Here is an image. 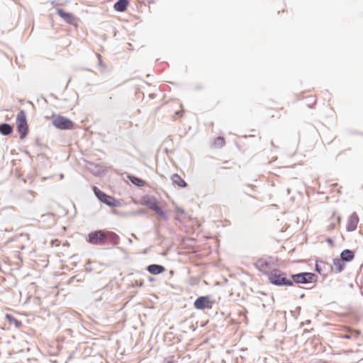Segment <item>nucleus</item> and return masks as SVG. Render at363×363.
<instances>
[{"label":"nucleus","mask_w":363,"mask_h":363,"mask_svg":"<svg viewBox=\"0 0 363 363\" xmlns=\"http://www.w3.org/2000/svg\"><path fill=\"white\" fill-rule=\"evenodd\" d=\"M333 267L336 272H340L344 268V264L342 263V259H334Z\"/></svg>","instance_id":"412c9836"},{"label":"nucleus","mask_w":363,"mask_h":363,"mask_svg":"<svg viewBox=\"0 0 363 363\" xmlns=\"http://www.w3.org/2000/svg\"><path fill=\"white\" fill-rule=\"evenodd\" d=\"M359 223V217L356 213L352 214L347 223V230L348 231H354L356 230Z\"/></svg>","instance_id":"9b49d317"},{"label":"nucleus","mask_w":363,"mask_h":363,"mask_svg":"<svg viewBox=\"0 0 363 363\" xmlns=\"http://www.w3.org/2000/svg\"><path fill=\"white\" fill-rule=\"evenodd\" d=\"M315 102H316L315 99L313 98V104H315Z\"/></svg>","instance_id":"bb28decb"},{"label":"nucleus","mask_w":363,"mask_h":363,"mask_svg":"<svg viewBox=\"0 0 363 363\" xmlns=\"http://www.w3.org/2000/svg\"><path fill=\"white\" fill-rule=\"evenodd\" d=\"M348 334L342 335L341 337L345 339L357 338L359 337L361 333L359 330H354L350 328L347 329Z\"/></svg>","instance_id":"a211bd4d"},{"label":"nucleus","mask_w":363,"mask_h":363,"mask_svg":"<svg viewBox=\"0 0 363 363\" xmlns=\"http://www.w3.org/2000/svg\"><path fill=\"white\" fill-rule=\"evenodd\" d=\"M52 123L57 128L62 130H70L74 127V123L72 121L60 115H53L52 116Z\"/></svg>","instance_id":"20e7f679"},{"label":"nucleus","mask_w":363,"mask_h":363,"mask_svg":"<svg viewBox=\"0 0 363 363\" xmlns=\"http://www.w3.org/2000/svg\"><path fill=\"white\" fill-rule=\"evenodd\" d=\"M128 5V0H118L114 4V9L117 11L123 12L126 10Z\"/></svg>","instance_id":"2eb2a0df"},{"label":"nucleus","mask_w":363,"mask_h":363,"mask_svg":"<svg viewBox=\"0 0 363 363\" xmlns=\"http://www.w3.org/2000/svg\"><path fill=\"white\" fill-rule=\"evenodd\" d=\"M141 204L147 206L150 210L155 211L160 217L167 220V216L161 207L159 206L158 201L152 196H144L141 199Z\"/></svg>","instance_id":"7ed1b4c3"},{"label":"nucleus","mask_w":363,"mask_h":363,"mask_svg":"<svg viewBox=\"0 0 363 363\" xmlns=\"http://www.w3.org/2000/svg\"><path fill=\"white\" fill-rule=\"evenodd\" d=\"M225 145V140L223 137H217L214 139L213 146L215 148L223 147Z\"/></svg>","instance_id":"aec40b11"},{"label":"nucleus","mask_w":363,"mask_h":363,"mask_svg":"<svg viewBox=\"0 0 363 363\" xmlns=\"http://www.w3.org/2000/svg\"><path fill=\"white\" fill-rule=\"evenodd\" d=\"M104 230H96L89 234L88 241L93 245L105 244Z\"/></svg>","instance_id":"0eeeda50"},{"label":"nucleus","mask_w":363,"mask_h":363,"mask_svg":"<svg viewBox=\"0 0 363 363\" xmlns=\"http://www.w3.org/2000/svg\"><path fill=\"white\" fill-rule=\"evenodd\" d=\"M94 191L96 196L103 203H106L108 206L115 207L120 205V202L116 200L113 197L107 195L97 187H94Z\"/></svg>","instance_id":"39448f33"},{"label":"nucleus","mask_w":363,"mask_h":363,"mask_svg":"<svg viewBox=\"0 0 363 363\" xmlns=\"http://www.w3.org/2000/svg\"><path fill=\"white\" fill-rule=\"evenodd\" d=\"M177 210L179 211V212H181L182 213L184 212L183 210H182L181 208H177Z\"/></svg>","instance_id":"a878e982"},{"label":"nucleus","mask_w":363,"mask_h":363,"mask_svg":"<svg viewBox=\"0 0 363 363\" xmlns=\"http://www.w3.org/2000/svg\"><path fill=\"white\" fill-rule=\"evenodd\" d=\"M6 318L9 323H14L17 327L21 325V323L18 320H16L12 315L7 314L6 315Z\"/></svg>","instance_id":"4be33fe9"},{"label":"nucleus","mask_w":363,"mask_h":363,"mask_svg":"<svg viewBox=\"0 0 363 363\" xmlns=\"http://www.w3.org/2000/svg\"><path fill=\"white\" fill-rule=\"evenodd\" d=\"M56 13L67 23L77 26L79 19L72 13L67 12L62 9H57Z\"/></svg>","instance_id":"423d86ee"},{"label":"nucleus","mask_w":363,"mask_h":363,"mask_svg":"<svg viewBox=\"0 0 363 363\" xmlns=\"http://www.w3.org/2000/svg\"><path fill=\"white\" fill-rule=\"evenodd\" d=\"M16 124L17 131L19 133V137L21 140H23L29 132V126L25 111L21 110L18 113L16 119Z\"/></svg>","instance_id":"f257e3e1"},{"label":"nucleus","mask_w":363,"mask_h":363,"mask_svg":"<svg viewBox=\"0 0 363 363\" xmlns=\"http://www.w3.org/2000/svg\"><path fill=\"white\" fill-rule=\"evenodd\" d=\"M340 223V217L335 213H333L329 218L326 225V230L331 232L336 229Z\"/></svg>","instance_id":"9d476101"},{"label":"nucleus","mask_w":363,"mask_h":363,"mask_svg":"<svg viewBox=\"0 0 363 363\" xmlns=\"http://www.w3.org/2000/svg\"><path fill=\"white\" fill-rule=\"evenodd\" d=\"M228 162L225 161L221 164V165L219 167L220 169H230V167L228 165Z\"/></svg>","instance_id":"b1692460"},{"label":"nucleus","mask_w":363,"mask_h":363,"mask_svg":"<svg viewBox=\"0 0 363 363\" xmlns=\"http://www.w3.org/2000/svg\"><path fill=\"white\" fill-rule=\"evenodd\" d=\"M340 257L342 261L350 262L354 257V252L350 250H345L340 254Z\"/></svg>","instance_id":"dca6fc26"},{"label":"nucleus","mask_w":363,"mask_h":363,"mask_svg":"<svg viewBox=\"0 0 363 363\" xmlns=\"http://www.w3.org/2000/svg\"><path fill=\"white\" fill-rule=\"evenodd\" d=\"M128 178L133 184L140 187L143 186L145 184L144 180L134 176L129 175Z\"/></svg>","instance_id":"6ab92c4d"},{"label":"nucleus","mask_w":363,"mask_h":363,"mask_svg":"<svg viewBox=\"0 0 363 363\" xmlns=\"http://www.w3.org/2000/svg\"><path fill=\"white\" fill-rule=\"evenodd\" d=\"M269 281L275 285L292 286L293 281L286 277L284 272L278 269H274L270 272L268 276Z\"/></svg>","instance_id":"f03ea898"},{"label":"nucleus","mask_w":363,"mask_h":363,"mask_svg":"<svg viewBox=\"0 0 363 363\" xmlns=\"http://www.w3.org/2000/svg\"><path fill=\"white\" fill-rule=\"evenodd\" d=\"M147 269L152 274H159L165 271L164 267L158 264H150L147 267Z\"/></svg>","instance_id":"ddd939ff"},{"label":"nucleus","mask_w":363,"mask_h":363,"mask_svg":"<svg viewBox=\"0 0 363 363\" xmlns=\"http://www.w3.org/2000/svg\"><path fill=\"white\" fill-rule=\"evenodd\" d=\"M325 264V262H317L316 264H315V268H316V271L319 273H320V267L321 265H324Z\"/></svg>","instance_id":"393cba45"},{"label":"nucleus","mask_w":363,"mask_h":363,"mask_svg":"<svg viewBox=\"0 0 363 363\" xmlns=\"http://www.w3.org/2000/svg\"><path fill=\"white\" fill-rule=\"evenodd\" d=\"M194 306L196 309H211L213 306V301H211L209 296H200L194 303Z\"/></svg>","instance_id":"6e6552de"},{"label":"nucleus","mask_w":363,"mask_h":363,"mask_svg":"<svg viewBox=\"0 0 363 363\" xmlns=\"http://www.w3.org/2000/svg\"><path fill=\"white\" fill-rule=\"evenodd\" d=\"M314 277V274L308 272L299 273L297 274L291 275V280L294 282L298 284H306L311 282Z\"/></svg>","instance_id":"1a4fd4ad"},{"label":"nucleus","mask_w":363,"mask_h":363,"mask_svg":"<svg viewBox=\"0 0 363 363\" xmlns=\"http://www.w3.org/2000/svg\"><path fill=\"white\" fill-rule=\"evenodd\" d=\"M119 237L115 233L112 231L105 232V243L106 242H110L113 245H117L119 243Z\"/></svg>","instance_id":"f8f14e48"},{"label":"nucleus","mask_w":363,"mask_h":363,"mask_svg":"<svg viewBox=\"0 0 363 363\" xmlns=\"http://www.w3.org/2000/svg\"><path fill=\"white\" fill-rule=\"evenodd\" d=\"M13 132V128L8 123H2L0 125V133L4 135H9Z\"/></svg>","instance_id":"f3484780"},{"label":"nucleus","mask_w":363,"mask_h":363,"mask_svg":"<svg viewBox=\"0 0 363 363\" xmlns=\"http://www.w3.org/2000/svg\"><path fill=\"white\" fill-rule=\"evenodd\" d=\"M173 184H177L178 186L184 188L187 186L186 182L177 174H174L171 178Z\"/></svg>","instance_id":"4468645a"},{"label":"nucleus","mask_w":363,"mask_h":363,"mask_svg":"<svg viewBox=\"0 0 363 363\" xmlns=\"http://www.w3.org/2000/svg\"><path fill=\"white\" fill-rule=\"evenodd\" d=\"M179 106L181 108V110H178L174 112V115L173 116L174 120L181 118L183 115L182 106L181 104H179Z\"/></svg>","instance_id":"5701e85b"}]
</instances>
